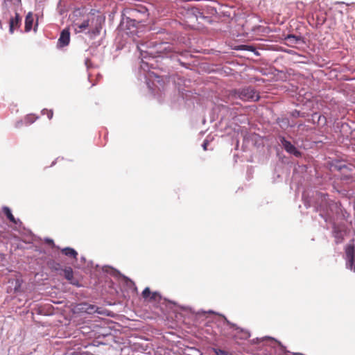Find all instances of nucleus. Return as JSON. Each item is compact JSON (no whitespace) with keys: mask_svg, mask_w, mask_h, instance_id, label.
<instances>
[{"mask_svg":"<svg viewBox=\"0 0 355 355\" xmlns=\"http://www.w3.org/2000/svg\"><path fill=\"white\" fill-rule=\"evenodd\" d=\"M73 27L76 33H83L88 30L87 33L93 37L100 34L102 28L101 20L99 17L92 15L82 22H74Z\"/></svg>","mask_w":355,"mask_h":355,"instance_id":"obj_1","label":"nucleus"},{"mask_svg":"<svg viewBox=\"0 0 355 355\" xmlns=\"http://www.w3.org/2000/svg\"><path fill=\"white\" fill-rule=\"evenodd\" d=\"M251 343L252 344L263 343V345H269L275 349V353H278L279 354H286L291 353V352L286 349V347L272 337L265 336L262 338H257L252 340Z\"/></svg>","mask_w":355,"mask_h":355,"instance_id":"obj_2","label":"nucleus"},{"mask_svg":"<svg viewBox=\"0 0 355 355\" xmlns=\"http://www.w3.org/2000/svg\"><path fill=\"white\" fill-rule=\"evenodd\" d=\"M346 267L355 272V244L352 240L345 247Z\"/></svg>","mask_w":355,"mask_h":355,"instance_id":"obj_3","label":"nucleus"},{"mask_svg":"<svg viewBox=\"0 0 355 355\" xmlns=\"http://www.w3.org/2000/svg\"><path fill=\"white\" fill-rule=\"evenodd\" d=\"M223 318L225 322L234 329L233 336L236 339L246 340L250 337V333L248 329L238 327L236 324L229 321L225 316H223Z\"/></svg>","mask_w":355,"mask_h":355,"instance_id":"obj_4","label":"nucleus"},{"mask_svg":"<svg viewBox=\"0 0 355 355\" xmlns=\"http://www.w3.org/2000/svg\"><path fill=\"white\" fill-rule=\"evenodd\" d=\"M239 97L243 101H257L259 100V94L252 87H245L238 92Z\"/></svg>","mask_w":355,"mask_h":355,"instance_id":"obj_5","label":"nucleus"},{"mask_svg":"<svg viewBox=\"0 0 355 355\" xmlns=\"http://www.w3.org/2000/svg\"><path fill=\"white\" fill-rule=\"evenodd\" d=\"M281 144L286 152L295 155L297 157L301 156V153L290 141H287L284 137H280Z\"/></svg>","mask_w":355,"mask_h":355,"instance_id":"obj_6","label":"nucleus"},{"mask_svg":"<svg viewBox=\"0 0 355 355\" xmlns=\"http://www.w3.org/2000/svg\"><path fill=\"white\" fill-rule=\"evenodd\" d=\"M142 297L150 302H159L162 297L158 292H151L148 287H146L141 293Z\"/></svg>","mask_w":355,"mask_h":355,"instance_id":"obj_7","label":"nucleus"},{"mask_svg":"<svg viewBox=\"0 0 355 355\" xmlns=\"http://www.w3.org/2000/svg\"><path fill=\"white\" fill-rule=\"evenodd\" d=\"M70 42V32L68 28L62 31L58 39V45L60 47H64L69 44Z\"/></svg>","mask_w":355,"mask_h":355,"instance_id":"obj_8","label":"nucleus"},{"mask_svg":"<svg viewBox=\"0 0 355 355\" xmlns=\"http://www.w3.org/2000/svg\"><path fill=\"white\" fill-rule=\"evenodd\" d=\"M64 278L72 285L79 286V282L73 277V272L71 267H66L63 269Z\"/></svg>","mask_w":355,"mask_h":355,"instance_id":"obj_9","label":"nucleus"},{"mask_svg":"<svg viewBox=\"0 0 355 355\" xmlns=\"http://www.w3.org/2000/svg\"><path fill=\"white\" fill-rule=\"evenodd\" d=\"M21 17L19 13L16 12L15 16L12 17L9 21V32L12 34L15 30L18 29L21 25Z\"/></svg>","mask_w":355,"mask_h":355,"instance_id":"obj_10","label":"nucleus"},{"mask_svg":"<svg viewBox=\"0 0 355 355\" xmlns=\"http://www.w3.org/2000/svg\"><path fill=\"white\" fill-rule=\"evenodd\" d=\"M318 200H320L319 206L322 209L327 210V207L329 206V200L328 198V195L324 193H319L318 194Z\"/></svg>","mask_w":355,"mask_h":355,"instance_id":"obj_11","label":"nucleus"},{"mask_svg":"<svg viewBox=\"0 0 355 355\" xmlns=\"http://www.w3.org/2000/svg\"><path fill=\"white\" fill-rule=\"evenodd\" d=\"M63 254L70 258L73 259L75 261L78 260V252L73 248L67 247L61 250Z\"/></svg>","mask_w":355,"mask_h":355,"instance_id":"obj_12","label":"nucleus"},{"mask_svg":"<svg viewBox=\"0 0 355 355\" xmlns=\"http://www.w3.org/2000/svg\"><path fill=\"white\" fill-rule=\"evenodd\" d=\"M3 212L4 213V214L6 216L7 218L12 223L15 224V225H17L19 223H21L20 220L19 219H16L14 216L12 215V212H11V210L9 207H3Z\"/></svg>","mask_w":355,"mask_h":355,"instance_id":"obj_13","label":"nucleus"},{"mask_svg":"<svg viewBox=\"0 0 355 355\" xmlns=\"http://www.w3.org/2000/svg\"><path fill=\"white\" fill-rule=\"evenodd\" d=\"M33 21H34V19H33V15L32 12H28L26 15V18H25L24 29H25L26 32H29L32 29Z\"/></svg>","mask_w":355,"mask_h":355,"instance_id":"obj_14","label":"nucleus"},{"mask_svg":"<svg viewBox=\"0 0 355 355\" xmlns=\"http://www.w3.org/2000/svg\"><path fill=\"white\" fill-rule=\"evenodd\" d=\"M334 236L335 238V242L336 244L341 243L344 241V237L342 235L340 231L335 230L334 232Z\"/></svg>","mask_w":355,"mask_h":355,"instance_id":"obj_15","label":"nucleus"},{"mask_svg":"<svg viewBox=\"0 0 355 355\" xmlns=\"http://www.w3.org/2000/svg\"><path fill=\"white\" fill-rule=\"evenodd\" d=\"M43 115H46L49 119H51L53 116V112L52 110L44 109L42 111Z\"/></svg>","mask_w":355,"mask_h":355,"instance_id":"obj_16","label":"nucleus"},{"mask_svg":"<svg viewBox=\"0 0 355 355\" xmlns=\"http://www.w3.org/2000/svg\"><path fill=\"white\" fill-rule=\"evenodd\" d=\"M241 49L248 50L250 51H254L255 50L252 46H246V45L242 46Z\"/></svg>","mask_w":355,"mask_h":355,"instance_id":"obj_17","label":"nucleus"},{"mask_svg":"<svg viewBox=\"0 0 355 355\" xmlns=\"http://www.w3.org/2000/svg\"><path fill=\"white\" fill-rule=\"evenodd\" d=\"M87 312L91 313L92 312H95L96 311V307L94 306H89V307L87 309Z\"/></svg>","mask_w":355,"mask_h":355,"instance_id":"obj_18","label":"nucleus"},{"mask_svg":"<svg viewBox=\"0 0 355 355\" xmlns=\"http://www.w3.org/2000/svg\"><path fill=\"white\" fill-rule=\"evenodd\" d=\"M208 141H205L203 144H202V148L205 150H207V145H208Z\"/></svg>","mask_w":355,"mask_h":355,"instance_id":"obj_19","label":"nucleus"},{"mask_svg":"<svg viewBox=\"0 0 355 355\" xmlns=\"http://www.w3.org/2000/svg\"><path fill=\"white\" fill-rule=\"evenodd\" d=\"M291 39H296V37H295V36L292 35H288V36H287V37H286V40H291Z\"/></svg>","mask_w":355,"mask_h":355,"instance_id":"obj_20","label":"nucleus"},{"mask_svg":"<svg viewBox=\"0 0 355 355\" xmlns=\"http://www.w3.org/2000/svg\"><path fill=\"white\" fill-rule=\"evenodd\" d=\"M80 355H89L87 352L80 353Z\"/></svg>","mask_w":355,"mask_h":355,"instance_id":"obj_21","label":"nucleus"},{"mask_svg":"<svg viewBox=\"0 0 355 355\" xmlns=\"http://www.w3.org/2000/svg\"><path fill=\"white\" fill-rule=\"evenodd\" d=\"M292 355H303V354L301 353H293Z\"/></svg>","mask_w":355,"mask_h":355,"instance_id":"obj_22","label":"nucleus"},{"mask_svg":"<svg viewBox=\"0 0 355 355\" xmlns=\"http://www.w3.org/2000/svg\"><path fill=\"white\" fill-rule=\"evenodd\" d=\"M48 243H53V240H51V239H50V240H49V241H48Z\"/></svg>","mask_w":355,"mask_h":355,"instance_id":"obj_23","label":"nucleus"},{"mask_svg":"<svg viewBox=\"0 0 355 355\" xmlns=\"http://www.w3.org/2000/svg\"><path fill=\"white\" fill-rule=\"evenodd\" d=\"M352 170L354 171V174H355V168L354 166H352Z\"/></svg>","mask_w":355,"mask_h":355,"instance_id":"obj_24","label":"nucleus"},{"mask_svg":"<svg viewBox=\"0 0 355 355\" xmlns=\"http://www.w3.org/2000/svg\"><path fill=\"white\" fill-rule=\"evenodd\" d=\"M71 355H76L74 352H72Z\"/></svg>","mask_w":355,"mask_h":355,"instance_id":"obj_25","label":"nucleus"}]
</instances>
